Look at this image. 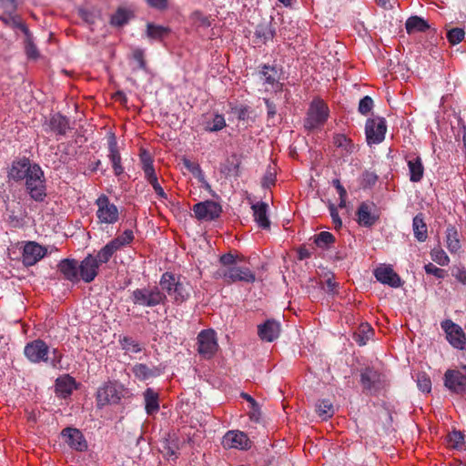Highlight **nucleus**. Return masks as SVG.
Listing matches in <instances>:
<instances>
[{"instance_id": "4d7b16f0", "label": "nucleus", "mask_w": 466, "mask_h": 466, "mask_svg": "<svg viewBox=\"0 0 466 466\" xmlns=\"http://www.w3.org/2000/svg\"><path fill=\"white\" fill-rule=\"evenodd\" d=\"M425 272L430 275H433L439 279L443 278V269L436 267L432 263H428L424 266Z\"/></svg>"}, {"instance_id": "680f3d73", "label": "nucleus", "mask_w": 466, "mask_h": 466, "mask_svg": "<svg viewBox=\"0 0 466 466\" xmlns=\"http://www.w3.org/2000/svg\"><path fill=\"white\" fill-rule=\"evenodd\" d=\"M329 214L335 228H340L342 225V221L339 216L337 208L333 204L329 205Z\"/></svg>"}, {"instance_id": "774afa93", "label": "nucleus", "mask_w": 466, "mask_h": 466, "mask_svg": "<svg viewBox=\"0 0 466 466\" xmlns=\"http://www.w3.org/2000/svg\"><path fill=\"white\" fill-rule=\"evenodd\" d=\"M332 185L337 189V192L339 197H343L344 195H347V191H346L345 187L341 185V183L339 179H334L332 181Z\"/></svg>"}, {"instance_id": "4468645a", "label": "nucleus", "mask_w": 466, "mask_h": 466, "mask_svg": "<svg viewBox=\"0 0 466 466\" xmlns=\"http://www.w3.org/2000/svg\"><path fill=\"white\" fill-rule=\"evenodd\" d=\"M123 387L121 385L108 382L97 390V403L105 406L106 404H116L120 401L123 394Z\"/></svg>"}, {"instance_id": "c9c22d12", "label": "nucleus", "mask_w": 466, "mask_h": 466, "mask_svg": "<svg viewBox=\"0 0 466 466\" xmlns=\"http://www.w3.org/2000/svg\"><path fill=\"white\" fill-rule=\"evenodd\" d=\"M204 129L208 132H218L226 127V120L223 115L214 114L212 118H207L204 123Z\"/></svg>"}, {"instance_id": "6e6552de", "label": "nucleus", "mask_w": 466, "mask_h": 466, "mask_svg": "<svg viewBox=\"0 0 466 466\" xmlns=\"http://www.w3.org/2000/svg\"><path fill=\"white\" fill-rule=\"evenodd\" d=\"M387 132L385 118L375 116L369 118L365 125V135L368 145H377L381 143Z\"/></svg>"}, {"instance_id": "bb28decb", "label": "nucleus", "mask_w": 466, "mask_h": 466, "mask_svg": "<svg viewBox=\"0 0 466 466\" xmlns=\"http://www.w3.org/2000/svg\"><path fill=\"white\" fill-rule=\"evenodd\" d=\"M253 210L254 220L261 228H268L270 222L268 218V205L264 202H257L251 207Z\"/></svg>"}, {"instance_id": "aec40b11", "label": "nucleus", "mask_w": 466, "mask_h": 466, "mask_svg": "<svg viewBox=\"0 0 466 466\" xmlns=\"http://www.w3.org/2000/svg\"><path fill=\"white\" fill-rule=\"evenodd\" d=\"M59 272L64 279L77 283L81 280L78 261L74 258H64L57 265Z\"/></svg>"}, {"instance_id": "e433bc0d", "label": "nucleus", "mask_w": 466, "mask_h": 466, "mask_svg": "<svg viewBox=\"0 0 466 466\" xmlns=\"http://www.w3.org/2000/svg\"><path fill=\"white\" fill-rule=\"evenodd\" d=\"M373 336V329L368 323L361 324L354 333V339L360 345H366Z\"/></svg>"}, {"instance_id": "ddd939ff", "label": "nucleus", "mask_w": 466, "mask_h": 466, "mask_svg": "<svg viewBox=\"0 0 466 466\" xmlns=\"http://www.w3.org/2000/svg\"><path fill=\"white\" fill-rule=\"evenodd\" d=\"M24 353L30 362H46L48 360L49 347L44 340L38 339L28 342L24 349Z\"/></svg>"}, {"instance_id": "f8f14e48", "label": "nucleus", "mask_w": 466, "mask_h": 466, "mask_svg": "<svg viewBox=\"0 0 466 466\" xmlns=\"http://www.w3.org/2000/svg\"><path fill=\"white\" fill-rule=\"evenodd\" d=\"M192 210L198 220L205 221L218 218L222 212L221 206L213 200L197 203L193 206Z\"/></svg>"}, {"instance_id": "f03ea898", "label": "nucleus", "mask_w": 466, "mask_h": 466, "mask_svg": "<svg viewBox=\"0 0 466 466\" xmlns=\"http://www.w3.org/2000/svg\"><path fill=\"white\" fill-rule=\"evenodd\" d=\"M130 299L135 305L154 308L165 304L167 295L158 286L148 285L134 289L131 293Z\"/></svg>"}, {"instance_id": "6e6d98bb", "label": "nucleus", "mask_w": 466, "mask_h": 466, "mask_svg": "<svg viewBox=\"0 0 466 466\" xmlns=\"http://www.w3.org/2000/svg\"><path fill=\"white\" fill-rule=\"evenodd\" d=\"M144 50L140 48H137L133 51V58L137 62L138 68L142 70H147V64L144 58Z\"/></svg>"}, {"instance_id": "473e14b6", "label": "nucleus", "mask_w": 466, "mask_h": 466, "mask_svg": "<svg viewBox=\"0 0 466 466\" xmlns=\"http://www.w3.org/2000/svg\"><path fill=\"white\" fill-rule=\"evenodd\" d=\"M171 30L167 26L148 23L147 25V36L152 40L162 41L167 37Z\"/></svg>"}, {"instance_id": "c85d7f7f", "label": "nucleus", "mask_w": 466, "mask_h": 466, "mask_svg": "<svg viewBox=\"0 0 466 466\" xmlns=\"http://www.w3.org/2000/svg\"><path fill=\"white\" fill-rule=\"evenodd\" d=\"M145 410L148 415L159 410V394L152 388H147L144 393Z\"/></svg>"}, {"instance_id": "5701e85b", "label": "nucleus", "mask_w": 466, "mask_h": 466, "mask_svg": "<svg viewBox=\"0 0 466 466\" xmlns=\"http://www.w3.org/2000/svg\"><path fill=\"white\" fill-rule=\"evenodd\" d=\"M360 382L365 391L374 393L381 386L380 374L373 369L367 368L360 373Z\"/></svg>"}, {"instance_id": "412c9836", "label": "nucleus", "mask_w": 466, "mask_h": 466, "mask_svg": "<svg viewBox=\"0 0 466 466\" xmlns=\"http://www.w3.org/2000/svg\"><path fill=\"white\" fill-rule=\"evenodd\" d=\"M281 325L275 319H268L258 326V335L263 341L272 342L279 337Z\"/></svg>"}, {"instance_id": "4be33fe9", "label": "nucleus", "mask_w": 466, "mask_h": 466, "mask_svg": "<svg viewBox=\"0 0 466 466\" xmlns=\"http://www.w3.org/2000/svg\"><path fill=\"white\" fill-rule=\"evenodd\" d=\"M61 434L70 448L78 451L86 450L87 443L79 430L68 427L64 429Z\"/></svg>"}, {"instance_id": "338daca9", "label": "nucleus", "mask_w": 466, "mask_h": 466, "mask_svg": "<svg viewBox=\"0 0 466 466\" xmlns=\"http://www.w3.org/2000/svg\"><path fill=\"white\" fill-rule=\"evenodd\" d=\"M2 6L8 12H13L15 9V0H0Z\"/></svg>"}, {"instance_id": "39448f33", "label": "nucleus", "mask_w": 466, "mask_h": 466, "mask_svg": "<svg viewBox=\"0 0 466 466\" xmlns=\"http://www.w3.org/2000/svg\"><path fill=\"white\" fill-rule=\"evenodd\" d=\"M97 209L96 216L97 222L101 225H113L119 219L118 208L110 201L109 198L102 194L100 195L96 202Z\"/></svg>"}, {"instance_id": "cd10ccee", "label": "nucleus", "mask_w": 466, "mask_h": 466, "mask_svg": "<svg viewBox=\"0 0 466 466\" xmlns=\"http://www.w3.org/2000/svg\"><path fill=\"white\" fill-rule=\"evenodd\" d=\"M132 371L137 379L139 380H147L150 378L157 377L161 374V369L153 366L148 367L143 363H137L133 366Z\"/></svg>"}, {"instance_id": "864d4df0", "label": "nucleus", "mask_w": 466, "mask_h": 466, "mask_svg": "<svg viewBox=\"0 0 466 466\" xmlns=\"http://www.w3.org/2000/svg\"><path fill=\"white\" fill-rule=\"evenodd\" d=\"M464 441V436L460 431H453L449 435V443L452 448H461Z\"/></svg>"}, {"instance_id": "bf43d9fd", "label": "nucleus", "mask_w": 466, "mask_h": 466, "mask_svg": "<svg viewBox=\"0 0 466 466\" xmlns=\"http://www.w3.org/2000/svg\"><path fill=\"white\" fill-rule=\"evenodd\" d=\"M148 183L152 186L154 188L155 193L162 199H167V195L164 191L163 187L158 183L157 177L156 179H153L151 181H148Z\"/></svg>"}, {"instance_id": "b1692460", "label": "nucleus", "mask_w": 466, "mask_h": 466, "mask_svg": "<svg viewBox=\"0 0 466 466\" xmlns=\"http://www.w3.org/2000/svg\"><path fill=\"white\" fill-rule=\"evenodd\" d=\"M263 84L270 87L272 92H280L282 90V84L279 80L278 70L275 66L263 65L259 71Z\"/></svg>"}, {"instance_id": "58836bf2", "label": "nucleus", "mask_w": 466, "mask_h": 466, "mask_svg": "<svg viewBox=\"0 0 466 466\" xmlns=\"http://www.w3.org/2000/svg\"><path fill=\"white\" fill-rule=\"evenodd\" d=\"M333 143L344 155H350L354 150L352 141L343 134L335 135L333 137Z\"/></svg>"}, {"instance_id": "9b49d317", "label": "nucleus", "mask_w": 466, "mask_h": 466, "mask_svg": "<svg viewBox=\"0 0 466 466\" xmlns=\"http://www.w3.org/2000/svg\"><path fill=\"white\" fill-rule=\"evenodd\" d=\"M198 351L204 359H211L218 351V344L213 329H204L198 336Z\"/></svg>"}, {"instance_id": "423d86ee", "label": "nucleus", "mask_w": 466, "mask_h": 466, "mask_svg": "<svg viewBox=\"0 0 466 466\" xmlns=\"http://www.w3.org/2000/svg\"><path fill=\"white\" fill-rule=\"evenodd\" d=\"M217 278H221L226 283L244 282L254 283L255 273L248 267H241L238 264L229 268H221L216 272Z\"/></svg>"}, {"instance_id": "1a4fd4ad", "label": "nucleus", "mask_w": 466, "mask_h": 466, "mask_svg": "<svg viewBox=\"0 0 466 466\" xmlns=\"http://www.w3.org/2000/svg\"><path fill=\"white\" fill-rule=\"evenodd\" d=\"M107 262L101 260L100 250L96 255L88 254L80 263L78 262L81 280L86 283L92 282L98 275L99 267Z\"/></svg>"}, {"instance_id": "2eb2a0df", "label": "nucleus", "mask_w": 466, "mask_h": 466, "mask_svg": "<svg viewBox=\"0 0 466 466\" xmlns=\"http://www.w3.org/2000/svg\"><path fill=\"white\" fill-rule=\"evenodd\" d=\"M222 446L225 449H236L240 451L248 450L251 447V441L248 435L240 431H228L222 439Z\"/></svg>"}, {"instance_id": "0eeeda50", "label": "nucleus", "mask_w": 466, "mask_h": 466, "mask_svg": "<svg viewBox=\"0 0 466 466\" xmlns=\"http://www.w3.org/2000/svg\"><path fill=\"white\" fill-rule=\"evenodd\" d=\"M444 386L451 392H466V365L459 369H449L444 373Z\"/></svg>"}, {"instance_id": "8fccbe9b", "label": "nucleus", "mask_w": 466, "mask_h": 466, "mask_svg": "<svg viewBox=\"0 0 466 466\" xmlns=\"http://www.w3.org/2000/svg\"><path fill=\"white\" fill-rule=\"evenodd\" d=\"M25 35V53H26L27 56L30 58L37 57L38 56L37 48L35 46V44L33 43L30 31L28 30V35Z\"/></svg>"}, {"instance_id": "3c124183", "label": "nucleus", "mask_w": 466, "mask_h": 466, "mask_svg": "<svg viewBox=\"0 0 466 466\" xmlns=\"http://www.w3.org/2000/svg\"><path fill=\"white\" fill-rule=\"evenodd\" d=\"M128 20V14L124 9H118L115 15H112L111 23L115 25H123Z\"/></svg>"}, {"instance_id": "e2e57ef3", "label": "nucleus", "mask_w": 466, "mask_h": 466, "mask_svg": "<svg viewBox=\"0 0 466 466\" xmlns=\"http://www.w3.org/2000/svg\"><path fill=\"white\" fill-rule=\"evenodd\" d=\"M276 174L275 172L268 169L263 177L262 185L265 187H270L275 184Z\"/></svg>"}, {"instance_id": "20e7f679", "label": "nucleus", "mask_w": 466, "mask_h": 466, "mask_svg": "<svg viewBox=\"0 0 466 466\" xmlns=\"http://www.w3.org/2000/svg\"><path fill=\"white\" fill-rule=\"evenodd\" d=\"M329 107L321 99H314L308 110L304 120V127L308 130H313L323 126L329 117Z\"/></svg>"}, {"instance_id": "4c0bfd02", "label": "nucleus", "mask_w": 466, "mask_h": 466, "mask_svg": "<svg viewBox=\"0 0 466 466\" xmlns=\"http://www.w3.org/2000/svg\"><path fill=\"white\" fill-rule=\"evenodd\" d=\"M0 20L7 26L13 28V29H19L21 32L24 33V35H28V27L23 22L20 16L18 15H7L3 16L0 15Z\"/></svg>"}, {"instance_id": "37998d69", "label": "nucleus", "mask_w": 466, "mask_h": 466, "mask_svg": "<svg viewBox=\"0 0 466 466\" xmlns=\"http://www.w3.org/2000/svg\"><path fill=\"white\" fill-rule=\"evenodd\" d=\"M183 164L185 166V167L195 177H197L199 181H204L205 180V175L200 167V166L196 163V162H193V161H190L189 159H184L183 160Z\"/></svg>"}, {"instance_id": "0e129e2a", "label": "nucleus", "mask_w": 466, "mask_h": 466, "mask_svg": "<svg viewBox=\"0 0 466 466\" xmlns=\"http://www.w3.org/2000/svg\"><path fill=\"white\" fill-rule=\"evenodd\" d=\"M143 171L145 174V178L147 179V182L151 181L153 179H156L157 177V176L155 172L154 166L145 167V168H143Z\"/></svg>"}, {"instance_id": "f257e3e1", "label": "nucleus", "mask_w": 466, "mask_h": 466, "mask_svg": "<svg viewBox=\"0 0 466 466\" xmlns=\"http://www.w3.org/2000/svg\"><path fill=\"white\" fill-rule=\"evenodd\" d=\"M159 285L167 297L168 296L177 305L184 303L190 297V285L181 276L165 272L160 278Z\"/></svg>"}, {"instance_id": "c03bdc74", "label": "nucleus", "mask_w": 466, "mask_h": 466, "mask_svg": "<svg viewBox=\"0 0 466 466\" xmlns=\"http://www.w3.org/2000/svg\"><path fill=\"white\" fill-rule=\"evenodd\" d=\"M417 386L420 390L429 393L431 390V380L425 372H420L416 378Z\"/></svg>"}, {"instance_id": "393cba45", "label": "nucleus", "mask_w": 466, "mask_h": 466, "mask_svg": "<svg viewBox=\"0 0 466 466\" xmlns=\"http://www.w3.org/2000/svg\"><path fill=\"white\" fill-rule=\"evenodd\" d=\"M33 165L26 157L14 161L8 176L15 181L25 179L33 170Z\"/></svg>"}, {"instance_id": "f704fd0d", "label": "nucleus", "mask_w": 466, "mask_h": 466, "mask_svg": "<svg viewBox=\"0 0 466 466\" xmlns=\"http://www.w3.org/2000/svg\"><path fill=\"white\" fill-rule=\"evenodd\" d=\"M447 248L451 253H456L461 248L459 234L454 226H449L446 229Z\"/></svg>"}, {"instance_id": "7c9ffc66", "label": "nucleus", "mask_w": 466, "mask_h": 466, "mask_svg": "<svg viewBox=\"0 0 466 466\" xmlns=\"http://www.w3.org/2000/svg\"><path fill=\"white\" fill-rule=\"evenodd\" d=\"M46 125L49 130L58 135H65L69 127L67 118L60 114L53 115Z\"/></svg>"}, {"instance_id": "dca6fc26", "label": "nucleus", "mask_w": 466, "mask_h": 466, "mask_svg": "<svg viewBox=\"0 0 466 466\" xmlns=\"http://www.w3.org/2000/svg\"><path fill=\"white\" fill-rule=\"evenodd\" d=\"M446 333L448 341L456 349L462 350L466 344V336L462 329L451 319H446L441 324Z\"/></svg>"}, {"instance_id": "de8ad7c7", "label": "nucleus", "mask_w": 466, "mask_h": 466, "mask_svg": "<svg viewBox=\"0 0 466 466\" xmlns=\"http://www.w3.org/2000/svg\"><path fill=\"white\" fill-rule=\"evenodd\" d=\"M464 30L459 27L452 28L447 33V39L451 45L459 44L464 38Z\"/></svg>"}, {"instance_id": "69168bd1", "label": "nucleus", "mask_w": 466, "mask_h": 466, "mask_svg": "<svg viewBox=\"0 0 466 466\" xmlns=\"http://www.w3.org/2000/svg\"><path fill=\"white\" fill-rule=\"evenodd\" d=\"M147 3L155 8L163 9L167 6V0H146Z\"/></svg>"}, {"instance_id": "c756f323", "label": "nucleus", "mask_w": 466, "mask_h": 466, "mask_svg": "<svg viewBox=\"0 0 466 466\" xmlns=\"http://www.w3.org/2000/svg\"><path fill=\"white\" fill-rule=\"evenodd\" d=\"M76 389V381L70 376L58 378L56 381V392L62 398H66Z\"/></svg>"}, {"instance_id": "13d9d810", "label": "nucleus", "mask_w": 466, "mask_h": 466, "mask_svg": "<svg viewBox=\"0 0 466 466\" xmlns=\"http://www.w3.org/2000/svg\"><path fill=\"white\" fill-rule=\"evenodd\" d=\"M192 18L198 25H202V26H206V27L210 25V21H209L208 17L204 15L201 12H198V11L194 12L192 15Z\"/></svg>"}, {"instance_id": "ea45409f", "label": "nucleus", "mask_w": 466, "mask_h": 466, "mask_svg": "<svg viewBox=\"0 0 466 466\" xmlns=\"http://www.w3.org/2000/svg\"><path fill=\"white\" fill-rule=\"evenodd\" d=\"M335 242L334 236L328 231H321L314 236V243L322 249H328Z\"/></svg>"}, {"instance_id": "a211bd4d", "label": "nucleus", "mask_w": 466, "mask_h": 466, "mask_svg": "<svg viewBox=\"0 0 466 466\" xmlns=\"http://www.w3.org/2000/svg\"><path fill=\"white\" fill-rule=\"evenodd\" d=\"M358 223L366 228L372 227L380 218V215L373 203L362 202L357 210Z\"/></svg>"}, {"instance_id": "79ce46f5", "label": "nucleus", "mask_w": 466, "mask_h": 466, "mask_svg": "<svg viewBox=\"0 0 466 466\" xmlns=\"http://www.w3.org/2000/svg\"><path fill=\"white\" fill-rule=\"evenodd\" d=\"M121 347L127 352L138 353L141 351L139 343L131 337H123L119 339Z\"/></svg>"}, {"instance_id": "5fc2aeb1", "label": "nucleus", "mask_w": 466, "mask_h": 466, "mask_svg": "<svg viewBox=\"0 0 466 466\" xmlns=\"http://www.w3.org/2000/svg\"><path fill=\"white\" fill-rule=\"evenodd\" d=\"M238 258L231 253H227L219 258V262L223 268H229L237 265Z\"/></svg>"}, {"instance_id": "a878e982", "label": "nucleus", "mask_w": 466, "mask_h": 466, "mask_svg": "<svg viewBox=\"0 0 466 466\" xmlns=\"http://www.w3.org/2000/svg\"><path fill=\"white\" fill-rule=\"evenodd\" d=\"M407 165L409 167L410 180L411 182H420L424 174V167L421 158L416 155L407 157Z\"/></svg>"}, {"instance_id": "2f4dec72", "label": "nucleus", "mask_w": 466, "mask_h": 466, "mask_svg": "<svg viewBox=\"0 0 466 466\" xmlns=\"http://www.w3.org/2000/svg\"><path fill=\"white\" fill-rule=\"evenodd\" d=\"M412 230L415 238L420 242H424L428 238L427 225L421 213L417 214L413 218Z\"/></svg>"}, {"instance_id": "7ed1b4c3", "label": "nucleus", "mask_w": 466, "mask_h": 466, "mask_svg": "<svg viewBox=\"0 0 466 466\" xmlns=\"http://www.w3.org/2000/svg\"><path fill=\"white\" fill-rule=\"evenodd\" d=\"M25 180V189L30 198L36 202H43L46 197V185L41 167L34 164L33 170Z\"/></svg>"}, {"instance_id": "f3484780", "label": "nucleus", "mask_w": 466, "mask_h": 466, "mask_svg": "<svg viewBox=\"0 0 466 466\" xmlns=\"http://www.w3.org/2000/svg\"><path fill=\"white\" fill-rule=\"evenodd\" d=\"M374 276L379 282L391 288H400L403 284L400 277L394 271L390 265H380L374 269Z\"/></svg>"}, {"instance_id": "09e8293b", "label": "nucleus", "mask_w": 466, "mask_h": 466, "mask_svg": "<svg viewBox=\"0 0 466 466\" xmlns=\"http://www.w3.org/2000/svg\"><path fill=\"white\" fill-rule=\"evenodd\" d=\"M256 35L260 38L264 43L274 37V31L268 25H259L256 29Z\"/></svg>"}, {"instance_id": "49530a36", "label": "nucleus", "mask_w": 466, "mask_h": 466, "mask_svg": "<svg viewBox=\"0 0 466 466\" xmlns=\"http://www.w3.org/2000/svg\"><path fill=\"white\" fill-rule=\"evenodd\" d=\"M431 255L432 260L441 266H447L450 262V258L443 249L434 248L431 250Z\"/></svg>"}, {"instance_id": "a19ab883", "label": "nucleus", "mask_w": 466, "mask_h": 466, "mask_svg": "<svg viewBox=\"0 0 466 466\" xmlns=\"http://www.w3.org/2000/svg\"><path fill=\"white\" fill-rule=\"evenodd\" d=\"M108 157L113 165L121 163V156L117 148V143L115 136H111L108 139Z\"/></svg>"}, {"instance_id": "9d476101", "label": "nucleus", "mask_w": 466, "mask_h": 466, "mask_svg": "<svg viewBox=\"0 0 466 466\" xmlns=\"http://www.w3.org/2000/svg\"><path fill=\"white\" fill-rule=\"evenodd\" d=\"M134 240V233L131 229H126L121 235L109 241L100 249L102 261H109L113 255L122 248L128 246Z\"/></svg>"}, {"instance_id": "052dcab7", "label": "nucleus", "mask_w": 466, "mask_h": 466, "mask_svg": "<svg viewBox=\"0 0 466 466\" xmlns=\"http://www.w3.org/2000/svg\"><path fill=\"white\" fill-rule=\"evenodd\" d=\"M139 157H140V161H141V165H142V169L145 167L153 166V162H154L153 157L147 151L142 150Z\"/></svg>"}, {"instance_id": "6ab92c4d", "label": "nucleus", "mask_w": 466, "mask_h": 466, "mask_svg": "<svg viewBox=\"0 0 466 466\" xmlns=\"http://www.w3.org/2000/svg\"><path fill=\"white\" fill-rule=\"evenodd\" d=\"M46 248L36 242L26 243L23 250V263L25 266H34L46 255Z\"/></svg>"}, {"instance_id": "a18cd8bd", "label": "nucleus", "mask_w": 466, "mask_h": 466, "mask_svg": "<svg viewBox=\"0 0 466 466\" xmlns=\"http://www.w3.org/2000/svg\"><path fill=\"white\" fill-rule=\"evenodd\" d=\"M318 412L323 420L330 418L334 413L333 406L330 401L327 400H320L318 404Z\"/></svg>"}, {"instance_id": "72a5a7b5", "label": "nucleus", "mask_w": 466, "mask_h": 466, "mask_svg": "<svg viewBox=\"0 0 466 466\" xmlns=\"http://www.w3.org/2000/svg\"><path fill=\"white\" fill-rule=\"evenodd\" d=\"M430 27L427 21L420 16H410L405 23V28L409 35L416 32H425Z\"/></svg>"}, {"instance_id": "603ef678", "label": "nucleus", "mask_w": 466, "mask_h": 466, "mask_svg": "<svg viewBox=\"0 0 466 466\" xmlns=\"http://www.w3.org/2000/svg\"><path fill=\"white\" fill-rule=\"evenodd\" d=\"M373 107V100L370 96H365L359 103V112L362 115H367Z\"/></svg>"}]
</instances>
